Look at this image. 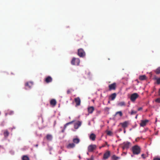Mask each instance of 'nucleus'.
Returning a JSON list of instances; mask_svg holds the SVG:
<instances>
[{"label":"nucleus","instance_id":"f257e3e1","mask_svg":"<svg viewBox=\"0 0 160 160\" xmlns=\"http://www.w3.org/2000/svg\"><path fill=\"white\" fill-rule=\"evenodd\" d=\"M132 151L134 154H138L141 152L140 147L138 145H135L132 148Z\"/></svg>","mask_w":160,"mask_h":160},{"label":"nucleus","instance_id":"f03ea898","mask_svg":"<svg viewBox=\"0 0 160 160\" xmlns=\"http://www.w3.org/2000/svg\"><path fill=\"white\" fill-rule=\"evenodd\" d=\"M139 97V95L137 93H134L131 95L130 99L132 102H134Z\"/></svg>","mask_w":160,"mask_h":160},{"label":"nucleus","instance_id":"7ed1b4c3","mask_svg":"<svg viewBox=\"0 0 160 160\" xmlns=\"http://www.w3.org/2000/svg\"><path fill=\"white\" fill-rule=\"evenodd\" d=\"M80 63V60L78 58H73L71 62L72 65H78Z\"/></svg>","mask_w":160,"mask_h":160},{"label":"nucleus","instance_id":"20e7f679","mask_svg":"<svg viewBox=\"0 0 160 160\" xmlns=\"http://www.w3.org/2000/svg\"><path fill=\"white\" fill-rule=\"evenodd\" d=\"M78 55L81 57H83L85 55V52L82 48H80L78 50Z\"/></svg>","mask_w":160,"mask_h":160},{"label":"nucleus","instance_id":"39448f33","mask_svg":"<svg viewBox=\"0 0 160 160\" xmlns=\"http://www.w3.org/2000/svg\"><path fill=\"white\" fill-rule=\"evenodd\" d=\"M110 151H107L103 154L102 159L106 160L108 159L110 157Z\"/></svg>","mask_w":160,"mask_h":160},{"label":"nucleus","instance_id":"423d86ee","mask_svg":"<svg viewBox=\"0 0 160 160\" xmlns=\"http://www.w3.org/2000/svg\"><path fill=\"white\" fill-rule=\"evenodd\" d=\"M116 87V84L115 83H113L109 85L108 86L109 90V91L115 90Z\"/></svg>","mask_w":160,"mask_h":160},{"label":"nucleus","instance_id":"0eeeda50","mask_svg":"<svg viewBox=\"0 0 160 160\" xmlns=\"http://www.w3.org/2000/svg\"><path fill=\"white\" fill-rule=\"evenodd\" d=\"M96 148V146L95 145H91L88 146V151L89 152H92Z\"/></svg>","mask_w":160,"mask_h":160},{"label":"nucleus","instance_id":"6e6552de","mask_svg":"<svg viewBox=\"0 0 160 160\" xmlns=\"http://www.w3.org/2000/svg\"><path fill=\"white\" fill-rule=\"evenodd\" d=\"M33 83L32 82H28L25 83L26 89L31 88L32 86Z\"/></svg>","mask_w":160,"mask_h":160},{"label":"nucleus","instance_id":"1a4fd4ad","mask_svg":"<svg viewBox=\"0 0 160 160\" xmlns=\"http://www.w3.org/2000/svg\"><path fill=\"white\" fill-rule=\"evenodd\" d=\"M74 101L76 103V106L80 105L81 104V100L79 97H77L75 98Z\"/></svg>","mask_w":160,"mask_h":160},{"label":"nucleus","instance_id":"9d476101","mask_svg":"<svg viewBox=\"0 0 160 160\" xmlns=\"http://www.w3.org/2000/svg\"><path fill=\"white\" fill-rule=\"evenodd\" d=\"M130 143L129 142H124L123 143V146L122 147L123 149H128L129 148Z\"/></svg>","mask_w":160,"mask_h":160},{"label":"nucleus","instance_id":"9b49d317","mask_svg":"<svg viewBox=\"0 0 160 160\" xmlns=\"http://www.w3.org/2000/svg\"><path fill=\"white\" fill-rule=\"evenodd\" d=\"M52 78L50 76H48L45 79V81L47 83H49L51 82L52 81Z\"/></svg>","mask_w":160,"mask_h":160},{"label":"nucleus","instance_id":"f8f14e48","mask_svg":"<svg viewBox=\"0 0 160 160\" xmlns=\"http://www.w3.org/2000/svg\"><path fill=\"white\" fill-rule=\"evenodd\" d=\"M149 121L148 120H142L141 121L140 125L142 127H144L145 126L146 123L148 122Z\"/></svg>","mask_w":160,"mask_h":160},{"label":"nucleus","instance_id":"ddd939ff","mask_svg":"<svg viewBox=\"0 0 160 160\" xmlns=\"http://www.w3.org/2000/svg\"><path fill=\"white\" fill-rule=\"evenodd\" d=\"M81 125V123L80 121H78L75 123L74 125V128L75 129H78Z\"/></svg>","mask_w":160,"mask_h":160},{"label":"nucleus","instance_id":"4468645a","mask_svg":"<svg viewBox=\"0 0 160 160\" xmlns=\"http://www.w3.org/2000/svg\"><path fill=\"white\" fill-rule=\"evenodd\" d=\"M75 145L74 143H71L69 144L67 146V148L68 149H71L74 148Z\"/></svg>","mask_w":160,"mask_h":160},{"label":"nucleus","instance_id":"2eb2a0df","mask_svg":"<svg viewBox=\"0 0 160 160\" xmlns=\"http://www.w3.org/2000/svg\"><path fill=\"white\" fill-rule=\"evenodd\" d=\"M120 124L122 125V127L125 129L128 127V123L127 122L125 121L123 123H120Z\"/></svg>","mask_w":160,"mask_h":160},{"label":"nucleus","instance_id":"dca6fc26","mask_svg":"<svg viewBox=\"0 0 160 160\" xmlns=\"http://www.w3.org/2000/svg\"><path fill=\"white\" fill-rule=\"evenodd\" d=\"M86 75H87V78L89 79H91L92 77V74L91 72L89 71H88L86 72Z\"/></svg>","mask_w":160,"mask_h":160},{"label":"nucleus","instance_id":"f3484780","mask_svg":"<svg viewBox=\"0 0 160 160\" xmlns=\"http://www.w3.org/2000/svg\"><path fill=\"white\" fill-rule=\"evenodd\" d=\"M94 108L92 107H90L88 108V111L89 113H92L94 110Z\"/></svg>","mask_w":160,"mask_h":160},{"label":"nucleus","instance_id":"a211bd4d","mask_svg":"<svg viewBox=\"0 0 160 160\" xmlns=\"http://www.w3.org/2000/svg\"><path fill=\"white\" fill-rule=\"evenodd\" d=\"M50 104L51 105L55 106L56 104V101L55 99H52L50 101Z\"/></svg>","mask_w":160,"mask_h":160},{"label":"nucleus","instance_id":"6ab92c4d","mask_svg":"<svg viewBox=\"0 0 160 160\" xmlns=\"http://www.w3.org/2000/svg\"><path fill=\"white\" fill-rule=\"evenodd\" d=\"M96 137L95 135L93 133H92L89 136L90 139L92 141H94L95 140Z\"/></svg>","mask_w":160,"mask_h":160},{"label":"nucleus","instance_id":"aec40b11","mask_svg":"<svg viewBox=\"0 0 160 160\" xmlns=\"http://www.w3.org/2000/svg\"><path fill=\"white\" fill-rule=\"evenodd\" d=\"M116 93H114L112 94L110 96V98H111V100H113L115 98H116Z\"/></svg>","mask_w":160,"mask_h":160},{"label":"nucleus","instance_id":"412c9836","mask_svg":"<svg viewBox=\"0 0 160 160\" xmlns=\"http://www.w3.org/2000/svg\"><path fill=\"white\" fill-rule=\"evenodd\" d=\"M74 143L78 144L80 142V139L78 138H74L73 139Z\"/></svg>","mask_w":160,"mask_h":160},{"label":"nucleus","instance_id":"4be33fe9","mask_svg":"<svg viewBox=\"0 0 160 160\" xmlns=\"http://www.w3.org/2000/svg\"><path fill=\"white\" fill-rule=\"evenodd\" d=\"M112 160H118L120 159V158L116 156L115 155H113L111 158Z\"/></svg>","mask_w":160,"mask_h":160},{"label":"nucleus","instance_id":"5701e85b","mask_svg":"<svg viewBox=\"0 0 160 160\" xmlns=\"http://www.w3.org/2000/svg\"><path fill=\"white\" fill-rule=\"evenodd\" d=\"M139 79L141 80H143L146 79V76L145 75L140 76Z\"/></svg>","mask_w":160,"mask_h":160},{"label":"nucleus","instance_id":"b1692460","mask_svg":"<svg viewBox=\"0 0 160 160\" xmlns=\"http://www.w3.org/2000/svg\"><path fill=\"white\" fill-rule=\"evenodd\" d=\"M47 139L49 141H51L52 138V136L50 134H48L46 136Z\"/></svg>","mask_w":160,"mask_h":160},{"label":"nucleus","instance_id":"393cba45","mask_svg":"<svg viewBox=\"0 0 160 160\" xmlns=\"http://www.w3.org/2000/svg\"><path fill=\"white\" fill-rule=\"evenodd\" d=\"M155 72L157 74H158L160 73V67H158L155 70Z\"/></svg>","mask_w":160,"mask_h":160},{"label":"nucleus","instance_id":"a878e982","mask_svg":"<svg viewBox=\"0 0 160 160\" xmlns=\"http://www.w3.org/2000/svg\"><path fill=\"white\" fill-rule=\"evenodd\" d=\"M22 159V160H29V157L27 155L23 156Z\"/></svg>","mask_w":160,"mask_h":160},{"label":"nucleus","instance_id":"bb28decb","mask_svg":"<svg viewBox=\"0 0 160 160\" xmlns=\"http://www.w3.org/2000/svg\"><path fill=\"white\" fill-rule=\"evenodd\" d=\"M118 105L120 106H125V103L124 102H121L118 103Z\"/></svg>","mask_w":160,"mask_h":160},{"label":"nucleus","instance_id":"cd10ccee","mask_svg":"<svg viewBox=\"0 0 160 160\" xmlns=\"http://www.w3.org/2000/svg\"><path fill=\"white\" fill-rule=\"evenodd\" d=\"M106 132L107 133V135L109 136H111L112 134V132L110 131L107 130Z\"/></svg>","mask_w":160,"mask_h":160},{"label":"nucleus","instance_id":"c85d7f7f","mask_svg":"<svg viewBox=\"0 0 160 160\" xmlns=\"http://www.w3.org/2000/svg\"><path fill=\"white\" fill-rule=\"evenodd\" d=\"M154 79L157 80V83L158 84H160V78H157V77H155L154 78Z\"/></svg>","mask_w":160,"mask_h":160},{"label":"nucleus","instance_id":"c756f323","mask_svg":"<svg viewBox=\"0 0 160 160\" xmlns=\"http://www.w3.org/2000/svg\"><path fill=\"white\" fill-rule=\"evenodd\" d=\"M73 122V121H72L70 122H69L68 123H66L64 125V129L68 125H69V124H71Z\"/></svg>","mask_w":160,"mask_h":160},{"label":"nucleus","instance_id":"7c9ffc66","mask_svg":"<svg viewBox=\"0 0 160 160\" xmlns=\"http://www.w3.org/2000/svg\"><path fill=\"white\" fill-rule=\"evenodd\" d=\"M9 132L7 131H5L4 132L5 137H6L9 135Z\"/></svg>","mask_w":160,"mask_h":160},{"label":"nucleus","instance_id":"2f4dec72","mask_svg":"<svg viewBox=\"0 0 160 160\" xmlns=\"http://www.w3.org/2000/svg\"><path fill=\"white\" fill-rule=\"evenodd\" d=\"M83 38V36L82 35H80V36H77L76 38V39L77 41H79L80 39H82Z\"/></svg>","mask_w":160,"mask_h":160},{"label":"nucleus","instance_id":"473e14b6","mask_svg":"<svg viewBox=\"0 0 160 160\" xmlns=\"http://www.w3.org/2000/svg\"><path fill=\"white\" fill-rule=\"evenodd\" d=\"M118 114H119V116L120 117L122 116V113L121 111H118V112H117L116 113L115 115H117Z\"/></svg>","mask_w":160,"mask_h":160},{"label":"nucleus","instance_id":"72a5a7b5","mask_svg":"<svg viewBox=\"0 0 160 160\" xmlns=\"http://www.w3.org/2000/svg\"><path fill=\"white\" fill-rule=\"evenodd\" d=\"M137 112V111H135L133 110H132L131 112V115H132L133 114H136Z\"/></svg>","mask_w":160,"mask_h":160},{"label":"nucleus","instance_id":"f704fd0d","mask_svg":"<svg viewBox=\"0 0 160 160\" xmlns=\"http://www.w3.org/2000/svg\"><path fill=\"white\" fill-rule=\"evenodd\" d=\"M155 102H157L160 103V98H158L156 99L155 100Z\"/></svg>","mask_w":160,"mask_h":160},{"label":"nucleus","instance_id":"c9c22d12","mask_svg":"<svg viewBox=\"0 0 160 160\" xmlns=\"http://www.w3.org/2000/svg\"><path fill=\"white\" fill-rule=\"evenodd\" d=\"M153 160H160V158L155 157Z\"/></svg>","mask_w":160,"mask_h":160},{"label":"nucleus","instance_id":"e433bc0d","mask_svg":"<svg viewBox=\"0 0 160 160\" xmlns=\"http://www.w3.org/2000/svg\"><path fill=\"white\" fill-rule=\"evenodd\" d=\"M88 160H93V156H92L90 158L88 159Z\"/></svg>","mask_w":160,"mask_h":160},{"label":"nucleus","instance_id":"4c0bfd02","mask_svg":"<svg viewBox=\"0 0 160 160\" xmlns=\"http://www.w3.org/2000/svg\"><path fill=\"white\" fill-rule=\"evenodd\" d=\"M71 91L69 89L67 90V94H70L71 93Z\"/></svg>","mask_w":160,"mask_h":160},{"label":"nucleus","instance_id":"58836bf2","mask_svg":"<svg viewBox=\"0 0 160 160\" xmlns=\"http://www.w3.org/2000/svg\"><path fill=\"white\" fill-rule=\"evenodd\" d=\"M144 156H145L144 154H142V155H141L142 157L144 159L145 158V157Z\"/></svg>","mask_w":160,"mask_h":160},{"label":"nucleus","instance_id":"ea45409f","mask_svg":"<svg viewBox=\"0 0 160 160\" xmlns=\"http://www.w3.org/2000/svg\"><path fill=\"white\" fill-rule=\"evenodd\" d=\"M142 108L141 107H140L138 108V111H140L142 109Z\"/></svg>","mask_w":160,"mask_h":160},{"label":"nucleus","instance_id":"a19ab883","mask_svg":"<svg viewBox=\"0 0 160 160\" xmlns=\"http://www.w3.org/2000/svg\"><path fill=\"white\" fill-rule=\"evenodd\" d=\"M158 95L160 96V88L158 90Z\"/></svg>","mask_w":160,"mask_h":160},{"label":"nucleus","instance_id":"79ce46f5","mask_svg":"<svg viewBox=\"0 0 160 160\" xmlns=\"http://www.w3.org/2000/svg\"><path fill=\"white\" fill-rule=\"evenodd\" d=\"M103 147H104L103 146H102V147H100L99 148L101 149V148Z\"/></svg>","mask_w":160,"mask_h":160},{"label":"nucleus","instance_id":"37998d69","mask_svg":"<svg viewBox=\"0 0 160 160\" xmlns=\"http://www.w3.org/2000/svg\"><path fill=\"white\" fill-rule=\"evenodd\" d=\"M137 116H138V115H137L135 117V118H137Z\"/></svg>","mask_w":160,"mask_h":160},{"label":"nucleus","instance_id":"c03bdc74","mask_svg":"<svg viewBox=\"0 0 160 160\" xmlns=\"http://www.w3.org/2000/svg\"><path fill=\"white\" fill-rule=\"evenodd\" d=\"M125 132H126V131H125V130H124V133H125Z\"/></svg>","mask_w":160,"mask_h":160},{"label":"nucleus","instance_id":"a18cd8bd","mask_svg":"<svg viewBox=\"0 0 160 160\" xmlns=\"http://www.w3.org/2000/svg\"><path fill=\"white\" fill-rule=\"evenodd\" d=\"M157 119L156 118V122L157 121Z\"/></svg>","mask_w":160,"mask_h":160},{"label":"nucleus","instance_id":"49530a36","mask_svg":"<svg viewBox=\"0 0 160 160\" xmlns=\"http://www.w3.org/2000/svg\"><path fill=\"white\" fill-rule=\"evenodd\" d=\"M36 147H37V146H38V144H37V145H36Z\"/></svg>","mask_w":160,"mask_h":160},{"label":"nucleus","instance_id":"de8ad7c7","mask_svg":"<svg viewBox=\"0 0 160 160\" xmlns=\"http://www.w3.org/2000/svg\"><path fill=\"white\" fill-rule=\"evenodd\" d=\"M12 112H10L11 114H12Z\"/></svg>","mask_w":160,"mask_h":160},{"label":"nucleus","instance_id":"09e8293b","mask_svg":"<svg viewBox=\"0 0 160 160\" xmlns=\"http://www.w3.org/2000/svg\"><path fill=\"white\" fill-rule=\"evenodd\" d=\"M108 103H110V101H109L108 102Z\"/></svg>","mask_w":160,"mask_h":160}]
</instances>
